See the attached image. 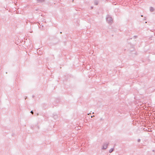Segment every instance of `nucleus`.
I'll return each instance as SVG.
<instances>
[{
    "mask_svg": "<svg viewBox=\"0 0 155 155\" xmlns=\"http://www.w3.org/2000/svg\"><path fill=\"white\" fill-rule=\"evenodd\" d=\"M109 144V143H103L102 149L103 150L106 149L108 146Z\"/></svg>",
    "mask_w": 155,
    "mask_h": 155,
    "instance_id": "obj_1",
    "label": "nucleus"
},
{
    "mask_svg": "<svg viewBox=\"0 0 155 155\" xmlns=\"http://www.w3.org/2000/svg\"><path fill=\"white\" fill-rule=\"evenodd\" d=\"M94 117V115L93 116H91V117Z\"/></svg>",
    "mask_w": 155,
    "mask_h": 155,
    "instance_id": "obj_9",
    "label": "nucleus"
},
{
    "mask_svg": "<svg viewBox=\"0 0 155 155\" xmlns=\"http://www.w3.org/2000/svg\"><path fill=\"white\" fill-rule=\"evenodd\" d=\"M141 17H143V15H141Z\"/></svg>",
    "mask_w": 155,
    "mask_h": 155,
    "instance_id": "obj_10",
    "label": "nucleus"
},
{
    "mask_svg": "<svg viewBox=\"0 0 155 155\" xmlns=\"http://www.w3.org/2000/svg\"><path fill=\"white\" fill-rule=\"evenodd\" d=\"M114 148H111V149H110L109 150V152L110 153H112L114 151Z\"/></svg>",
    "mask_w": 155,
    "mask_h": 155,
    "instance_id": "obj_4",
    "label": "nucleus"
},
{
    "mask_svg": "<svg viewBox=\"0 0 155 155\" xmlns=\"http://www.w3.org/2000/svg\"><path fill=\"white\" fill-rule=\"evenodd\" d=\"M37 1L38 2L41 3L44 2L45 0H37Z\"/></svg>",
    "mask_w": 155,
    "mask_h": 155,
    "instance_id": "obj_3",
    "label": "nucleus"
},
{
    "mask_svg": "<svg viewBox=\"0 0 155 155\" xmlns=\"http://www.w3.org/2000/svg\"><path fill=\"white\" fill-rule=\"evenodd\" d=\"M32 114H33V112L32 110H31L30 112Z\"/></svg>",
    "mask_w": 155,
    "mask_h": 155,
    "instance_id": "obj_7",
    "label": "nucleus"
},
{
    "mask_svg": "<svg viewBox=\"0 0 155 155\" xmlns=\"http://www.w3.org/2000/svg\"><path fill=\"white\" fill-rule=\"evenodd\" d=\"M140 139H139L138 140V142H140Z\"/></svg>",
    "mask_w": 155,
    "mask_h": 155,
    "instance_id": "obj_8",
    "label": "nucleus"
},
{
    "mask_svg": "<svg viewBox=\"0 0 155 155\" xmlns=\"http://www.w3.org/2000/svg\"><path fill=\"white\" fill-rule=\"evenodd\" d=\"M98 2L97 0H95L94 1V3L95 5H97L98 4Z\"/></svg>",
    "mask_w": 155,
    "mask_h": 155,
    "instance_id": "obj_5",
    "label": "nucleus"
},
{
    "mask_svg": "<svg viewBox=\"0 0 155 155\" xmlns=\"http://www.w3.org/2000/svg\"><path fill=\"white\" fill-rule=\"evenodd\" d=\"M154 10V8L152 7H151L150 8V11L151 12H152Z\"/></svg>",
    "mask_w": 155,
    "mask_h": 155,
    "instance_id": "obj_6",
    "label": "nucleus"
},
{
    "mask_svg": "<svg viewBox=\"0 0 155 155\" xmlns=\"http://www.w3.org/2000/svg\"><path fill=\"white\" fill-rule=\"evenodd\" d=\"M60 33H61V34L62 33V32H60Z\"/></svg>",
    "mask_w": 155,
    "mask_h": 155,
    "instance_id": "obj_11",
    "label": "nucleus"
},
{
    "mask_svg": "<svg viewBox=\"0 0 155 155\" xmlns=\"http://www.w3.org/2000/svg\"><path fill=\"white\" fill-rule=\"evenodd\" d=\"M106 20L108 23H111L113 22V19L112 17L108 16Z\"/></svg>",
    "mask_w": 155,
    "mask_h": 155,
    "instance_id": "obj_2",
    "label": "nucleus"
}]
</instances>
